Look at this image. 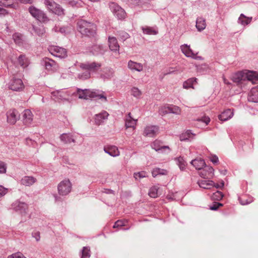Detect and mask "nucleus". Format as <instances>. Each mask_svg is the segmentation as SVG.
Segmentation results:
<instances>
[{
  "instance_id": "1",
  "label": "nucleus",
  "mask_w": 258,
  "mask_h": 258,
  "mask_svg": "<svg viewBox=\"0 0 258 258\" xmlns=\"http://www.w3.org/2000/svg\"><path fill=\"white\" fill-rule=\"evenodd\" d=\"M234 82L238 85L245 84V82L255 83L258 81V74L252 71H242L236 73L232 78Z\"/></svg>"
},
{
  "instance_id": "2",
  "label": "nucleus",
  "mask_w": 258,
  "mask_h": 258,
  "mask_svg": "<svg viewBox=\"0 0 258 258\" xmlns=\"http://www.w3.org/2000/svg\"><path fill=\"white\" fill-rule=\"evenodd\" d=\"M79 32L84 35L93 36L96 33V26L91 23L81 20L77 23Z\"/></svg>"
},
{
  "instance_id": "3",
  "label": "nucleus",
  "mask_w": 258,
  "mask_h": 258,
  "mask_svg": "<svg viewBox=\"0 0 258 258\" xmlns=\"http://www.w3.org/2000/svg\"><path fill=\"white\" fill-rule=\"evenodd\" d=\"M78 94L80 98L88 99L89 98H97L102 99L104 101H107L106 97L103 94L92 91L89 89L78 90Z\"/></svg>"
},
{
  "instance_id": "4",
  "label": "nucleus",
  "mask_w": 258,
  "mask_h": 258,
  "mask_svg": "<svg viewBox=\"0 0 258 258\" xmlns=\"http://www.w3.org/2000/svg\"><path fill=\"white\" fill-rule=\"evenodd\" d=\"M44 4L47 9L53 13L58 16L64 14V10L53 0H45Z\"/></svg>"
},
{
  "instance_id": "5",
  "label": "nucleus",
  "mask_w": 258,
  "mask_h": 258,
  "mask_svg": "<svg viewBox=\"0 0 258 258\" xmlns=\"http://www.w3.org/2000/svg\"><path fill=\"white\" fill-rule=\"evenodd\" d=\"M58 192L61 196L68 195L72 189V184L69 179H66L61 181L57 186Z\"/></svg>"
},
{
  "instance_id": "6",
  "label": "nucleus",
  "mask_w": 258,
  "mask_h": 258,
  "mask_svg": "<svg viewBox=\"0 0 258 258\" xmlns=\"http://www.w3.org/2000/svg\"><path fill=\"white\" fill-rule=\"evenodd\" d=\"M29 12L33 17L40 22H46L48 20L47 17L43 12L33 6L29 8Z\"/></svg>"
},
{
  "instance_id": "7",
  "label": "nucleus",
  "mask_w": 258,
  "mask_h": 258,
  "mask_svg": "<svg viewBox=\"0 0 258 258\" xmlns=\"http://www.w3.org/2000/svg\"><path fill=\"white\" fill-rule=\"evenodd\" d=\"M9 88L15 91H21L24 89V85L20 79L14 78L9 83Z\"/></svg>"
},
{
  "instance_id": "8",
  "label": "nucleus",
  "mask_w": 258,
  "mask_h": 258,
  "mask_svg": "<svg viewBox=\"0 0 258 258\" xmlns=\"http://www.w3.org/2000/svg\"><path fill=\"white\" fill-rule=\"evenodd\" d=\"M110 8L114 15L119 19H122L125 17L126 13L124 10L117 4L112 3L110 4Z\"/></svg>"
},
{
  "instance_id": "9",
  "label": "nucleus",
  "mask_w": 258,
  "mask_h": 258,
  "mask_svg": "<svg viewBox=\"0 0 258 258\" xmlns=\"http://www.w3.org/2000/svg\"><path fill=\"white\" fill-rule=\"evenodd\" d=\"M49 52L54 56L56 57L63 58L67 56L66 50L62 47L52 46L49 49Z\"/></svg>"
},
{
  "instance_id": "10",
  "label": "nucleus",
  "mask_w": 258,
  "mask_h": 258,
  "mask_svg": "<svg viewBox=\"0 0 258 258\" xmlns=\"http://www.w3.org/2000/svg\"><path fill=\"white\" fill-rule=\"evenodd\" d=\"M159 133V127L156 125L147 126L144 131L143 135L145 137H153Z\"/></svg>"
},
{
  "instance_id": "11",
  "label": "nucleus",
  "mask_w": 258,
  "mask_h": 258,
  "mask_svg": "<svg viewBox=\"0 0 258 258\" xmlns=\"http://www.w3.org/2000/svg\"><path fill=\"white\" fill-rule=\"evenodd\" d=\"M12 208L21 214H25L28 210L27 205L23 202L16 201L12 205Z\"/></svg>"
},
{
  "instance_id": "12",
  "label": "nucleus",
  "mask_w": 258,
  "mask_h": 258,
  "mask_svg": "<svg viewBox=\"0 0 258 258\" xmlns=\"http://www.w3.org/2000/svg\"><path fill=\"white\" fill-rule=\"evenodd\" d=\"M100 63L93 62L81 63L80 67L84 70H88L90 71L96 72L101 67Z\"/></svg>"
},
{
  "instance_id": "13",
  "label": "nucleus",
  "mask_w": 258,
  "mask_h": 258,
  "mask_svg": "<svg viewBox=\"0 0 258 258\" xmlns=\"http://www.w3.org/2000/svg\"><path fill=\"white\" fill-rule=\"evenodd\" d=\"M152 148L156 151H160L162 153L170 151L168 146H163V143L159 140H156L152 144Z\"/></svg>"
},
{
  "instance_id": "14",
  "label": "nucleus",
  "mask_w": 258,
  "mask_h": 258,
  "mask_svg": "<svg viewBox=\"0 0 258 258\" xmlns=\"http://www.w3.org/2000/svg\"><path fill=\"white\" fill-rule=\"evenodd\" d=\"M214 169L212 167L205 166L200 172V175L204 178H211L214 175Z\"/></svg>"
},
{
  "instance_id": "15",
  "label": "nucleus",
  "mask_w": 258,
  "mask_h": 258,
  "mask_svg": "<svg viewBox=\"0 0 258 258\" xmlns=\"http://www.w3.org/2000/svg\"><path fill=\"white\" fill-rule=\"evenodd\" d=\"M18 118V112L16 110H10L7 112V121L9 123L15 124Z\"/></svg>"
},
{
  "instance_id": "16",
  "label": "nucleus",
  "mask_w": 258,
  "mask_h": 258,
  "mask_svg": "<svg viewBox=\"0 0 258 258\" xmlns=\"http://www.w3.org/2000/svg\"><path fill=\"white\" fill-rule=\"evenodd\" d=\"M103 150L105 153L113 157H116L119 155L118 149L115 146H105Z\"/></svg>"
},
{
  "instance_id": "17",
  "label": "nucleus",
  "mask_w": 258,
  "mask_h": 258,
  "mask_svg": "<svg viewBox=\"0 0 258 258\" xmlns=\"http://www.w3.org/2000/svg\"><path fill=\"white\" fill-rule=\"evenodd\" d=\"M108 45L110 49L113 51L119 50V45L117 42L116 38L114 37H109Z\"/></svg>"
},
{
  "instance_id": "18",
  "label": "nucleus",
  "mask_w": 258,
  "mask_h": 258,
  "mask_svg": "<svg viewBox=\"0 0 258 258\" xmlns=\"http://www.w3.org/2000/svg\"><path fill=\"white\" fill-rule=\"evenodd\" d=\"M108 115L109 114L106 111H103L95 115L94 117L95 124L99 125L103 122L104 120L107 119Z\"/></svg>"
},
{
  "instance_id": "19",
  "label": "nucleus",
  "mask_w": 258,
  "mask_h": 258,
  "mask_svg": "<svg viewBox=\"0 0 258 258\" xmlns=\"http://www.w3.org/2000/svg\"><path fill=\"white\" fill-rule=\"evenodd\" d=\"M181 51L187 57H190L192 58H195L196 54L194 53L191 49L190 48L189 45L187 44H183L180 46Z\"/></svg>"
},
{
  "instance_id": "20",
  "label": "nucleus",
  "mask_w": 258,
  "mask_h": 258,
  "mask_svg": "<svg viewBox=\"0 0 258 258\" xmlns=\"http://www.w3.org/2000/svg\"><path fill=\"white\" fill-rule=\"evenodd\" d=\"M233 110L227 109L222 112L218 116V118L221 121H226L231 118L233 116Z\"/></svg>"
},
{
  "instance_id": "21",
  "label": "nucleus",
  "mask_w": 258,
  "mask_h": 258,
  "mask_svg": "<svg viewBox=\"0 0 258 258\" xmlns=\"http://www.w3.org/2000/svg\"><path fill=\"white\" fill-rule=\"evenodd\" d=\"M33 115L29 109L25 110L23 112V119L26 124H30L33 120Z\"/></svg>"
},
{
  "instance_id": "22",
  "label": "nucleus",
  "mask_w": 258,
  "mask_h": 258,
  "mask_svg": "<svg viewBox=\"0 0 258 258\" xmlns=\"http://www.w3.org/2000/svg\"><path fill=\"white\" fill-rule=\"evenodd\" d=\"M45 61V66L47 70L51 72H55L57 71L58 66L54 60L46 59Z\"/></svg>"
},
{
  "instance_id": "23",
  "label": "nucleus",
  "mask_w": 258,
  "mask_h": 258,
  "mask_svg": "<svg viewBox=\"0 0 258 258\" xmlns=\"http://www.w3.org/2000/svg\"><path fill=\"white\" fill-rule=\"evenodd\" d=\"M197 84V79L196 78H191L183 83V88L185 89H195L194 86Z\"/></svg>"
},
{
  "instance_id": "24",
  "label": "nucleus",
  "mask_w": 258,
  "mask_h": 258,
  "mask_svg": "<svg viewBox=\"0 0 258 258\" xmlns=\"http://www.w3.org/2000/svg\"><path fill=\"white\" fill-rule=\"evenodd\" d=\"M248 99L250 101L258 102V86L251 89L248 95Z\"/></svg>"
},
{
  "instance_id": "25",
  "label": "nucleus",
  "mask_w": 258,
  "mask_h": 258,
  "mask_svg": "<svg viewBox=\"0 0 258 258\" xmlns=\"http://www.w3.org/2000/svg\"><path fill=\"white\" fill-rule=\"evenodd\" d=\"M128 68L132 70H135L138 72H141L143 70V64L141 63L130 60L128 62Z\"/></svg>"
},
{
  "instance_id": "26",
  "label": "nucleus",
  "mask_w": 258,
  "mask_h": 258,
  "mask_svg": "<svg viewBox=\"0 0 258 258\" xmlns=\"http://www.w3.org/2000/svg\"><path fill=\"white\" fill-rule=\"evenodd\" d=\"M137 120L133 119L131 116V113H129L128 116L125 119V127L126 129L128 128H132L134 130L136 125Z\"/></svg>"
},
{
  "instance_id": "27",
  "label": "nucleus",
  "mask_w": 258,
  "mask_h": 258,
  "mask_svg": "<svg viewBox=\"0 0 258 258\" xmlns=\"http://www.w3.org/2000/svg\"><path fill=\"white\" fill-rule=\"evenodd\" d=\"M191 164L198 170L202 169L206 165L204 160L201 158L192 160Z\"/></svg>"
},
{
  "instance_id": "28",
  "label": "nucleus",
  "mask_w": 258,
  "mask_h": 258,
  "mask_svg": "<svg viewBox=\"0 0 258 258\" xmlns=\"http://www.w3.org/2000/svg\"><path fill=\"white\" fill-rule=\"evenodd\" d=\"M199 186L205 189H210L214 185V182L212 180H202L198 182Z\"/></svg>"
},
{
  "instance_id": "29",
  "label": "nucleus",
  "mask_w": 258,
  "mask_h": 258,
  "mask_svg": "<svg viewBox=\"0 0 258 258\" xmlns=\"http://www.w3.org/2000/svg\"><path fill=\"white\" fill-rule=\"evenodd\" d=\"M36 179L32 176H25L22 178L21 183L25 186H30L34 183Z\"/></svg>"
},
{
  "instance_id": "30",
  "label": "nucleus",
  "mask_w": 258,
  "mask_h": 258,
  "mask_svg": "<svg viewBox=\"0 0 258 258\" xmlns=\"http://www.w3.org/2000/svg\"><path fill=\"white\" fill-rule=\"evenodd\" d=\"M196 28L199 31L204 30L206 27V20L203 18L200 17L197 19Z\"/></svg>"
},
{
  "instance_id": "31",
  "label": "nucleus",
  "mask_w": 258,
  "mask_h": 258,
  "mask_svg": "<svg viewBox=\"0 0 258 258\" xmlns=\"http://www.w3.org/2000/svg\"><path fill=\"white\" fill-rule=\"evenodd\" d=\"M60 140L65 144H70L72 142H75V140L73 136L67 134H63L60 136Z\"/></svg>"
},
{
  "instance_id": "32",
  "label": "nucleus",
  "mask_w": 258,
  "mask_h": 258,
  "mask_svg": "<svg viewBox=\"0 0 258 258\" xmlns=\"http://www.w3.org/2000/svg\"><path fill=\"white\" fill-rule=\"evenodd\" d=\"M252 17H247L241 14L238 18V23L242 25H246L250 23Z\"/></svg>"
},
{
  "instance_id": "33",
  "label": "nucleus",
  "mask_w": 258,
  "mask_h": 258,
  "mask_svg": "<svg viewBox=\"0 0 258 258\" xmlns=\"http://www.w3.org/2000/svg\"><path fill=\"white\" fill-rule=\"evenodd\" d=\"M16 0H2L0 1V5L6 7H11L16 9L15 3Z\"/></svg>"
},
{
  "instance_id": "34",
  "label": "nucleus",
  "mask_w": 258,
  "mask_h": 258,
  "mask_svg": "<svg viewBox=\"0 0 258 258\" xmlns=\"http://www.w3.org/2000/svg\"><path fill=\"white\" fill-rule=\"evenodd\" d=\"M167 173L168 171L167 170L159 168H154L152 171V174L154 177H155L158 175H167Z\"/></svg>"
},
{
  "instance_id": "35",
  "label": "nucleus",
  "mask_w": 258,
  "mask_h": 258,
  "mask_svg": "<svg viewBox=\"0 0 258 258\" xmlns=\"http://www.w3.org/2000/svg\"><path fill=\"white\" fill-rule=\"evenodd\" d=\"M19 64L23 68H25L28 66V60L24 55H21L18 58Z\"/></svg>"
},
{
  "instance_id": "36",
  "label": "nucleus",
  "mask_w": 258,
  "mask_h": 258,
  "mask_svg": "<svg viewBox=\"0 0 258 258\" xmlns=\"http://www.w3.org/2000/svg\"><path fill=\"white\" fill-rule=\"evenodd\" d=\"M144 34L148 35H156L158 33V31L152 27H146L142 28Z\"/></svg>"
},
{
  "instance_id": "37",
  "label": "nucleus",
  "mask_w": 258,
  "mask_h": 258,
  "mask_svg": "<svg viewBox=\"0 0 258 258\" xmlns=\"http://www.w3.org/2000/svg\"><path fill=\"white\" fill-rule=\"evenodd\" d=\"M159 188L157 186L152 187L149 191V196L153 198H157L158 196V190Z\"/></svg>"
},
{
  "instance_id": "38",
  "label": "nucleus",
  "mask_w": 258,
  "mask_h": 258,
  "mask_svg": "<svg viewBox=\"0 0 258 258\" xmlns=\"http://www.w3.org/2000/svg\"><path fill=\"white\" fill-rule=\"evenodd\" d=\"M13 37L15 42L16 44L19 45L22 44L23 41V35L21 34L18 33H15L13 35Z\"/></svg>"
},
{
  "instance_id": "39",
  "label": "nucleus",
  "mask_w": 258,
  "mask_h": 258,
  "mask_svg": "<svg viewBox=\"0 0 258 258\" xmlns=\"http://www.w3.org/2000/svg\"><path fill=\"white\" fill-rule=\"evenodd\" d=\"M142 94V91L137 87H133L131 90V95L136 98H140Z\"/></svg>"
},
{
  "instance_id": "40",
  "label": "nucleus",
  "mask_w": 258,
  "mask_h": 258,
  "mask_svg": "<svg viewBox=\"0 0 258 258\" xmlns=\"http://www.w3.org/2000/svg\"><path fill=\"white\" fill-rule=\"evenodd\" d=\"M159 114L162 115H164L166 114L170 113L169 106H161L159 110Z\"/></svg>"
},
{
  "instance_id": "41",
  "label": "nucleus",
  "mask_w": 258,
  "mask_h": 258,
  "mask_svg": "<svg viewBox=\"0 0 258 258\" xmlns=\"http://www.w3.org/2000/svg\"><path fill=\"white\" fill-rule=\"evenodd\" d=\"M223 197V195L221 191L217 190L211 196V199L213 200L220 201L222 199Z\"/></svg>"
},
{
  "instance_id": "42",
  "label": "nucleus",
  "mask_w": 258,
  "mask_h": 258,
  "mask_svg": "<svg viewBox=\"0 0 258 258\" xmlns=\"http://www.w3.org/2000/svg\"><path fill=\"white\" fill-rule=\"evenodd\" d=\"M170 112L176 114H180L181 113L180 108L177 106L170 105Z\"/></svg>"
},
{
  "instance_id": "43",
  "label": "nucleus",
  "mask_w": 258,
  "mask_h": 258,
  "mask_svg": "<svg viewBox=\"0 0 258 258\" xmlns=\"http://www.w3.org/2000/svg\"><path fill=\"white\" fill-rule=\"evenodd\" d=\"M127 223V221L125 220H118L115 223H114L113 228H118L119 227H122L123 226H125L126 223Z\"/></svg>"
},
{
  "instance_id": "44",
  "label": "nucleus",
  "mask_w": 258,
  "mask_h": 258,
  "mask_svg": "<svg viewBox=\"0 0 258 258\" xmlns=\"http://www.w3.org/2000/svg\"><path fill=\"white\" fill-rule=\"evenodd\" d=\"M192 135L190 131H187L185 133L182 134L180 136V141H185L188 140L191 137Z\"/></svg>"
},
{
  "instance_id": "45",
  "label": "nucleus",
  "mask_w": 258,
  "mask_h": 258,
  "mask_svg": "<svg viewBox=\"0 0 258 258\" xmlns=\"http://www.w3.org/2000/svg\"><path fill=\"white\" fill-rule=\"evenodd\" d=\"M90 256V249L87 247H84L82 250L81 258H89Z\"/></svg>"
},
{
  "instance_id": "46",
  "label": "nucleus",
  "mask_w": 258,
  "mask_h": 258,
  "mask_svg": "<svg viewBox=\"0 0 258 258\" xmlns=\"http://www.w3.org/2000/svg\"><path fill=\"white\" fill-rule=\"evenodd\" d=\"M177 162H178V165L180 169L181 170H183L185 166V162H184L183 158L179 157L177 159Z\"/></svg>"
},
{
  "instance_id": "47",
  "label": "nucleus",
  "mask_w": 258,
  "mask_h": 258,
  "mask_svg": "<svg viewBox=\"0 0 258 258\" xmlns=\"http://www.w3.org/2000/svg\"><path fill=\"white\" fill-rule=\"evenodd\" d=\"M147 176V173L145 171H141L134 173V177L137 179L139 178H143Z\"/></svg>"
},
{
  "instance_id": "48",
  "label": "nucleus",
  "mask_w": 258,
  "mask_h": 258,
  "mask_svg": "<svg viewBox=\"0 0 258 258\" xmlns=\"http://www.w3.org/2000/svg\"><path fill=\"white\" fill-rule=\"evenodd\" d=\"M35 32L39 36H42L45 33V30L43 27L35 28Z\"/></svg>"
},
{
  "instance_id": "49",
  "label": "nucleus",
  "mask_w": 258,
  "mask_h": 258,
  "mask_svg": "<svg viewBox=\"0 0 258 258\" xmlns=\"http://www.w3.org/2000/svg\"><path fill=\"white\" fill-rule=\"evenodd\" d=\"M8 258H26L22 253L17 252L8 256Z\"/></svg>"
},
{
  "instance_id": "50",
  "label": "nucleus",
  "mask_w": 258,
  "mask_h": 258,
  "mask_svg": "<svg viewBox=\"0 0 258 258\" xmlns=\"http://www.w3.org/2000/svg\"><path fill=\"white\" fill-rule=\"evenodd\" d=\"M6 172V164L3 161H0V173H4Z\"/></svg>"
},
{
  "instance_id": "51",
  "label": "nucleus",
  "mask_w": 258,
  "mask_h": 258,
  "mask_svg": "<svg viewBox=\"0 0 258 258\" xmlns=\"http://www.w3.org/2000/svg\"><path fill=\"white\" fill-rule=\"evenodd\" d=\"M198 121H202L205 123V124L207 125L209 123V122L210 121V119L208 116H204L201 118H199L198 119Z\"/></svg>"
},
{
  "instance_id": "52",
  "label": "nucleus",
  "mask_w": 258,
  "mask_h": 258,
  "mask_svg": "<svg viewBox=\"0 0 258 258\" xmlns=\"http://www.w3.org/2000/svg\"><path fill=\"white\" fill-rule=\"evenodd\" d=\"M8 192V189L0 186V198L5 195Z\"/></svg>"
},
{
  "instance_id": "53",
  "label": "nucleus",
  "mask_w": 258,
  "mask_h": 258,
  "mask_svg": "<svg viewBox=\"0 0 258 258\" xmlns=\"http://www.w3.org/2000/svg\"><path fill=\"white\" fill-rule=\"evenodd\" d=\"M221 206H222V204L219 203H215L210 207V209L212 210H216Z\"/></svg>"
},
{
  "instance_id": "54",
  "label": "nucleus",
  "mask_w": 258,
  "mask_h": 258,
  "mask_svg": "<svg viewBox=\"0 0 258 258\" xmlns=\"http://www.w3.org/2000/svg\"><path fill=\"white\" fill-rule=\"evenodd\" d=\"M33 236L35 238L37 241H38L40 239V236L39 232H36L33 234Z\"/></svg>"
},
{
  "instance_id": "55",
  "label": "nucleus",
  "mask_w": 258,
  "mask_h": 258,
  "mask_svg": "<svg viewBox=\"0 0 258 258\" xmlns=\"http://www.w3.org/2000/svg\"><path fill=\"white\" fill-rule=\"evenodd\" d=\"M224 183L223 181H222L220 184H215L214 183V185L213 186V187H216L217 188H222L224 186Z\"/></svg>"
},
{
  "instance_id": "56",
  "label": "nucleus",
  "mask_w": 258,
  "mask_h": 258,
  "mask_svg": "<svg viewBox=\"0 0 258 258\" xmlns=\"http://www.w3.org/2000/svg\"><path fill=\"white\" fill-rule=\"evenodd\" d=\"M211 161L214 163H216L218 161V158L215 156H213L211 158Z\"/></svg>"
},
{
  "instance_id": "57",
  "label": "nucleus",
  "mask_w": 258,
  "mask_h": 258,
  "mask_svg": "<svg viewBox=\"0 0 258 258\" xmlns=\"http://www.w3.org/2000/svg\"><path fill=\"white\" fill-rule=\"evenodd\" d=\"M120 35L125 39L128 38L129 37V35L127 33L123 32H121V34H120Z\"/></svg>"
},
{
  "instance_id": "58",
  "label": "nucleus",
  "mask_w": 258,
  "mask_h": 258,
  "mask_svg": "<svg viewBox=\"0 0 258 258\" xmlns=\"http://www.w3.org/2000/svg\"><path fill=\"white\" fill-rule=\"evenodd\" d=\"M175 71V69H174L173 68H170L169 69L168 72H167L165 74V75L170 74L171 73H174Z\"/></svg>"
},
{
  "instance_id": "59",
  "label": "nucleus",
  "mask_w": 258,
  "mask_h": 258,
  "mask_svg": "<svg viewBox=\"0 0 258 258\" xmlns=\"http://www.w3.org/2000/svg\"><path fill=\"white\" fill-rule=\"evenodd\" d=\"M21 3L24 4H31L32 0H19Z\"/></svg>"
},
{
  "instance_id": "60",
  "label": "nucleus",
  "mask_w": 258,
  "mask_h": 258,
  "mask_svg": "<svg viewBox=\"0 0 258 258\" xmlns=\"http://www.w3.org/2000/svg\"><path fill=\"white\" fill-rule=\"evenodd\" d=\"M7 13H8V12L6 10H5L3 8H2V9L0 11V15H5Z\"/></svg>"
},
{
  "instance_id": "61",
  "label": "nucleus",
  "mask_w": 258,
  "mask_h": 258,
  "mask_svg": "<svg viewBox=\"0 0 258 258\" xmlns=\"http://www.w3.org/2000/svg\"><path fill=\"white\" fill-rule=\"evenodd\" d=\"M89 77H90V74L88 73L87 75H86V77L85 78L86 79V78H88Z\"/></svg>"
},
{
  "instance_id": "62",
  "label": "nucleus",
  "mask_w": 258,
  "mask_h": 258,
  "mask_svg": "<svg viewBox=\"0 0 258 258\" xmlns=\"http://www.w3.org/2000/svg\"><path fill=\"white\" fill-rule=\"evenodd\" d=\"M60 31L61 32H63V28H60Z\"/></svg>"
},
{
  "instance_id": "63",
  "label": "nucleus",
  "mask_w": 258,
  "mask_h": 258,
  "mask_svg": "<svg viewBox=\"0 0 258 258\" xmlns=\"http://www.w3.org/2000/svg\"><path fill=\"white\" fill-rule=\"evenodd\" d=\"M28 141H30V142H31V141H32V140H31V139H27V143L28 142Z\"/></svg>"
},
{
  "instance_id": "64",
  "label": "nucleus",
  "mask_w": 258,
  "mask_h": 258,
  "mask_svg": "<svg viewBox=\"0 0 258 258\" xmlns=\"http://www.w3.org/2000/svg\"><path fill=\"white\" fill-rule=\"evenodd\" d=\"M224 83H225V84H228V83L227 82V81H226V80H225V79H224Z\"/></svg>"
}]
</instances>
